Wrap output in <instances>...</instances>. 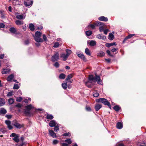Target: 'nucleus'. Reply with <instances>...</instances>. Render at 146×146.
I'll return each mask as SVG.
<instances>
[{
	"label": "nucleus",
	"mask_w": 146,
	"mask_h": 146,
	"mask_svg": "<svg viewBox=\"0 0 146 146\" xmlns=\"http://www.w3.org/2000/svg\"><path fill=\"white\" fill-rule=\"evenodd\" d=\"M98 81V83L99 84H101L102 83V81L100 80V79H98V80L97 81Z\"/></svg>",
	"instance_id": "338daca9"
},
{
	"label": "nucleus",
	"mask_w": 146,
	"mask_h": 146,
	"mask_svg": "<svg viewBox=\"0 0 146 146\" xmlns=\"http://www.w3.org/2000/svg\"><path fill=\"white\" fill-rule=\"evenodd\" d=\"M97 38L99 39H105L106 38V36L103 35L102 34H99L97 35Z\"/></svg>",
	"instance_id": "dca6fc26"
},
{
	"label": "nucleus",
	"mask_w": 146,
	"mask_h": 146,
	"mask_svg": "<svg viewBox=\"0 0 146 146\" xmlns=\"http://www.w3.org/2000/svg\"><path fill=\"white\" fill-rule=\"evenodd\" d=\"M66 54L68 56H69L71 53L72 52L71 50L69 49H66Z\"/></svg>",
	"instance_id": "a19ab883"
},
{
	"label": "nucleus",
	"mask_w": 146,
	"mask_h": 146,
	"mask_svg": "<svg viewBox=\"0 0 146 146\" xmlns=\"http://www.w3.org/2000/svg\"><path fill=\"white\" fill-rule=\"evenodd\" d=\"M100 79V76L96 75L94 76L93 75H90L89 77V81L94 82H96L98 79Z\"/></svg>",
	"instance_id": "f03ea898"
},
{
	"label": "nucleus",
	"mask_w": 146,
	"mask_h": 146,
	"mask_svg": "<svg viewBox=\"0 0 146 146\" xmlns=\"http://www.w3.org/2000/svg\"><path fill=\"white\" fill-rule=\"evenodd\" d=\"M46 118L47 119H52L53 118V117L51 115L47 114Z\"/></svg>",
	"instance_id": "cd10ccee"
},
{
	"label": "nucleus",
	"mask_w": 146,
	"mask_h": 146,
	"mask_svg": "<svg viewBox=\"0 0 146 146\" xmlns=\"http://www.w3.org/2000/svg\"><path fill=\"white\" fill-rule=\"evenodd\" d=\"M120 108L118 106H116L113 107L114 109L116 111H118L120 109Z\"/></svg>",
	"instance_id": "58836bf2"
},
{
	"label": "nucleus",
	"mask_w": 146,
	"mask_h": 146,
	"mask_svg": "<svg viewBox=\"0 0 146 146\" xmlns=\"http://www.w3.org/2000/svg\"><path fill=\"white\" fill-rule=\"evenodd\" d=\"M86 85L88 88H91L92 86V83L90 82V81H88L85 83Z\"/></svg>",
	"instance_id": "5701e85b"
},
{
	"label": "nucleus",
	"mask_w": 146,
	"mask_h": 146,
	"mask_svg": "<svg viewBox=\"0 0 146 146\" xmlns=\"http://www.w3.org/2000/svg\"><path fill=\"white\" fill-rule=\"evenodd\" d=\"M10 70V68L3 69L2 71V73L3 74H6L9 73Z\"/></svg>",
	"instance_id": "0eeeda50"
},
{
	"label": "nucleus",
	"mask_w": 146,
	"mask_h": 146,
	"mask_svg": "<svg viewBox=\"0 0 146 146\" xmlns=\"http://www.w3.org/2000/svg\"><path fill=\"white\" fill-rule=\"evenodd\" d=\"M59 45V43L58 42H56L54 43V46H53V47L54 48H57L58 47Z\"/></svg>",
	"instance_id": "09e8293b"
},
{
	"label": "nucleus",
	"mask_w": 146,
	"mask_h": 146,
	"mask_svg": "<svg viewBox=\"0 0 146 146\" xmlns=\"http://www.w3.org/2000/svg\"><path fill=\"white\" fill-rule=\"evenodd\" d=\"M116 126L117 128L120 129L123 127L122 124L121 122H118L117 123Z\"/></svg>",
	"instance_id": "412c9836"
},
{
	"label": "nucleus",
	"mask_w": 146,
	"mask_h": 146,
	"mask_svg": "<svg viewBox=\"0 0 146 146\" xmlns=\"http://www.w3.org/2000/svg\"><path fill=\"white\" fill-rule=\"evenodd\" d=\"M41 33L37 31L35 33V36L34 37L41 36Z\"/></svg>",
	"instance_id": "c756f323"
},
{
	"label": "nucleus",
	"mask_w": 146,
	"mask_h": 146,
	"mask_svg": "<svg viewBox=\"0 0 146 146\" xmlns=\"http://www.w3.org/2000/svg\"><path fill=\"white\" fill-rule=\"evenodd\" d=\"M43 38L44 40L45 41H46L47 40L46 37L45 35L44 34L43 35Z\"/></svg>",
	"instance_id": "052dcab7"
},
{
	"label": "nucleus",
	"mask_w": 146,
	"mask_h": 146,
	"mask_svg": "<svg viewBox=\"0 0 146 146\" xmlns=\"http://www.w3.org/2000/svg\"><path fill=\"white\" fill-rule=\"evenodd\" d=\"M115 146H124V145L121 143H117L116 144Z\"/></svg>",
	"instance_id": "680f3d73"
},
{
	"label": "nucleus",
	"mask_w": 146,
	"mask_h": 146,
	"mask_svg": "<svg viewBox=\"0 0 146 146\" xmlns=\"http://www.w3.org/2000/svg\"><path fill=\"white\" fill-rule=\"evenodd\" d=\"M108 39L110 40H112L114 38V36L112 33H110L109 35Z\"/></svg>",
	"instance_id": "a878e982"
},
{
	"label": "nucleus",
	"mask_w": 146,
	"mask_h": 146,
	"mask_svg": "<svg viewBox=\"0 0 146 146\" xmlns=\"http://www.w3.org/2000/svg\"><path fill=\"white\" fill-rule=\"evenodd\" d=\"M106 46L108 47H110L112 46L113 45H116V42H114L112 43H106Z\"/></svg>",
	"instance_id": "b1692460"
},
{
	"label": "nucleus",
	"mask_w": 146,
	"mask_h": 146,
	"mask_svg": "<svg viewBox=\"0 0 146 146\" xmlns=\"http://www.w3.org/2000/svg\"><path fill=\"white\" fill-rule=\"evenodd\" d=\"M5 123L7 125V127L9 129H12L13 127L11 125V122L8 120H6L5 121Z\"/></svg>",
	"instance_id": "9d476101"
},
{
	"label": "nucleus",
	"mask_w": 146,
	"mask_h": 146,
	"mask_svg": "<svg viewBox=\"0 0 146 146\" xmlns=\"http://www.w3.org/2000/svg\"><path fill=\"white\" fill-rule=\"evenodd\" d=\"M65 77V74L63 73L60 74L59 76V78L60 79H64Z\"/></svg>",
	"instance_id": "e433bc0d"
},
{
	"label": "nucleus",
	"mask_w": 146,
	"mask_h": 146,
	"mask_svg": "<svg viewBox=\"0 0 146 146\" xmlns=\"http://www.w3.org/2000/svg\"><path fill=\"white\" fill-rule=\"evenodd\" d=\"M96 44V42L95 41L91 40L90 43L89 44L91 46H94Z\"/></svg>",
	"instance_id": "2f4dec72"
},
{
	"label": "nucleus",
	"mask_w": 146,
	"mask_h": 146,
	"mask_svg": "<svg viewBox=\"0 0 146 146\" xmlns=\"http://www.w3.org/2000/svg\"><path fill=\"white\" fill-rule=\"evenodd\" d=\"M106 52L109 55H110L111 56H113V55H112L110 54V50H106Z\"/></svg>",
	"instance_id": "e2e57ef3"
},
{
	"label": "nucleus",
	"mask_w": 146,
	"mask_h": 146,
	"mask_svg": "<svg viewBox=\"0 0 146 146\" xmlns=\"http://www.w3.org/2000/svg\"><path fill=\"white\" fill-rule=\"evenodd\" d=\"M96 102H101L104 105L108 106L110 109H111L110 103L106 99L100 98L97 100Z\"/></svg>",
	"instance_id": "f257e3e1"
},
{
	"label": "nucleus",
	"mask_w": 146,
	"mask_h": 146,
	"mask_svg": "<svg viewBox=\"0 0 146 146\" xmlns=\"http://www.w3.org/2000/svg\"><path fill=\"white\" fill-rule=\"evenodd\" d=\"M16 24L18 25H21L24 23V22L23 21L17 20L15 21Z\"/></svg>",
	"instance_id": "f8f14e48"
},
{
	"label": "nucleus",
	"mask_w": 146,
	"mask_h": 146,
	"mask_svg": "<svg viewBox=\"0 0 146 146\" xmlns=\"http://www.w3.org/2000/svg\"><path fill=\"white\" fill-rule=\"evenodd\" d=\"M9 31L12 33H15L16 31V30L15 28L11 27Z\"/></svg>",
	"instance_id": "c85d7f7f"
},
{
	"label": "nucleus",
	"mask_w": 146,
	"mask_h": 146,
	"mask_svg": "<svg viewBox=\"0 0 146 146\" xmlns=\"http://www.w3.org/2000/svg\"><path fill=\"white\" fill-rule=\"evenodd\" d=\"M59 54L58 52H56L54 55L52 56L51 60L53 62L57 61L59 59Z\"/></svg>",
	"instance_id": "20e7f679"
},
{
	"label": "nucleus",
	"mask_w": 146,
	"mask_h": 146,
	"mask_svg": "<svg viewBox=\"0 0 146 146\" xmlns=\"http://www.w3.org/2000/svg\"><path fill=\"white\" fill-rule=\"evenodd\" d=\"M102 106L100 104H97L95 106V110L97 111H98L102 107Z\"/></svg>",
	"instance_id": "a211bd4d"
},
{
	"label": "nucleus",
	"mask_w": 146,
	"mask_h": 146,
	"mask_svg": "<svg viewBox=\"0 0 146 146\" xmlns=\"http://www.w3.org/2000/svg\"><path fill=\"white\" fill-rule=\"evenodd\" d=\"M49 135L53 138H55L56 137V135L54 131L51 130H48Z\"/></svg>",
	"instance_id": "6e6552de"
},
{
	"label": "nucleus",
	"mask_w": 146,
	"mask_h": 146,
	"mask_svg": "<svg viewBox=\"0 0 146 146\" xmlns=\"http://www.w3.org/2000/svg\"><path fill=\"white\" fill-rule=\"evenodd\" d=\"M10 137H14L13 139L15 142L18 143L19 141V136L18 135L16 134L15 133H13L10 135Z\"/></svg>",
	"instance_id": "7ed1b4c3"
},
{
	"label": "nucleus",
	"mask_w": 146,
	"mask_h": 146,
	"mask_svg": "<svg viewBox=\"0 0 146 146\" xmlns=\"http://www.w3.org/2000/svg\"><path fill=\"white\" fill-rule=\"evenodd\" d=\"M54 66L56 68H58L59 66V64L57 62H56L54 64Z\"/></svg>",
	"instance_id": "8fccbe9b"
},
{
	"label": "nucleus",
	"mask_w": 146,
	"mask_h": 146,
	"mask_svg": "<svg viewBox=\"0 0 146 146\" xmlns=\"http://www.w3.org/2000/svg\"><path fill=\"white\" fill-rule=\"evenodd\" d=\"M5 25L3 23H0V27L2 28H3L4 27Z\"/></svg>",
	"instance_id": "69168bd1"
},
{
	"label": "nucleus",
	"mask_w": 146,
	"mask_h": 146,
	"mask_svg": "<svg viewBox=\"0 0 146 146\" xmlns=\"http://www.w3.org/2000/svg\"><path fill=\"white\" fill-rule=\"evenodd\" d=\"M55 126V127L54 128V130L55 131H56L57 130H59V127L57 125H56V126Z\"/></svg>",
	"instance_id": "603ef678"
},
{
	"label": "nucleus",
	"mask_w": 146,
	"mask_h": 146,
	"mask_svg": "<svg viewBox=\"0 0 146 146\" xmlns=\"http://www.w3.org/2000/svg\"><path fill=\"white\" fill-rule=\"evenodd\" d=\"M22 98L21 97H19V98H16V101L17 102H20L22 100Z\"/></svg>",
	"instance_id": "3c124183"
},
{
	"label": "nucleus",
	"mask_w": 146,
	"mask_h": 146,
	"mask_svg": "<svg viewBox=\"0 0 146 146\" xmlns=\"http://www.w3.org/2000/svg\"><path fill=\"white\" fill-rule=\"evenodd\" d=\"M7 112L6 110L4 109L1 108L0 109V114H5Z\"/></svg>",
	"instance_id": "393cba45"
},
{
	"label": "nucleus",
	"mask_w": 146,
	"mask_h": 146,
	"mask_svg": "<svg viewBox=\"0 0 146 146\" xmlns=\"http://www.w3.org/2000/svg\"><path fill=\"white\" fill-rule=\"evenodd\" d=\"M99 30L100 32H101L102 31H104V28L103 27H99Z\"/></svg>",
	"instance_id": "13d9d810"
},
{
	"label": "nucleus",
	"mask_w": 146,
	"mask_h": 146,
	"mask_svg": "<svg viewBox=\"0 0 146 146\" xmlns=\"http://www.w3.org/2000/svg\"><path fill=\"white\" fill-rule=\"evenodd\" d=\"M93 95L94 97H96L99 96V94L98 92L95 91L93 92Z\"/></svg>",
	"instance_id": "c03bdc74"
},
{
	"label": "nucleus",
	"mask_w": 146,
	"mask_h": 146,
	"mask_svg": "<svg viewBox=\"0 0 146 146\" xmlns=\"http://www.w3.org/2000/svg\"><path fill=\"white\" fill-rule=\"evenodd\" d=\"M12 95L13 92L12 91H11L10 92H9L7 94V96H12Z\"/></svg>",
	"instance_id": "6e6d98bb"
},
{
	"label": "nucleus",
	"mask_w": 146,
	"mask_h": 146,
	"mask_svg": "<svg viewBox=\"0 0 146 146\" xmlns=\"http://www.w3.org/2000/svg\"><path fill=\"white\" fill-rule=\"evenodd\" d=\"M13 125L18 128H21L24 126L23 124H21L18 123L17 121H14L13 122Z\"/></svg>",
	"instance_id": "39448f33"
},
{
	"label": "nucleus",
	"mask_w": 146,
	"mask_h": 146,
	"mask_svg": "<svg viewBox=\"0 0 146 146\" xmlns=\"http://www.w3.org/2000/svg\"><path fill=\"white\" fill-rule=\"evenodd\" d=\"M14 100L13 98H10L8 100V102L9 104H11L14 102Z\"/></svg>",
	"instance_id": "a18cd8bd"
},
{
	"label": "nucleus",
	"mask_w": 146,
	"mask_h": 146,
	"mask_svg": "<svg viewBox=\"0 0 146 146\" xmlns=\"http://www.w3.org/2000/svg\"><path fill=\"white\" fill-rule=\"evenodd\" d=\"M14 77V76L13 74H11L9 76L7 79V80L8 82H11L12 80L13 79Z\"/></svg>",
	"instance_id": "2eb2a0df"
},
{
	"label": "nucleus",
	"mask_w": 146,
	"mask_h": 146,
	"mask_svg": "<svg viewBox=\"0 0 146 146\" xmlns=\"http://www.w3.org/2000/svg\"><path fill=\"white\" fill-rule=\"evenodd\" d=\"M29 29L31 31H33L34 29V25L32 24H30L29 25Z\"/></svg>",
	"instance_id": "f704fd0d"
},
{
	"label": "nucleus",
	"mask_w": 146,
	"mask_h": 146,
	"mask_svg": "<svg viewBox=\"0 0 146 146\" xmlns=\"http://www.w3.org/2000/svg\"><path fill=\"white\" fill-rule=\"evenodd\" d=\"M95 25L94 24V25L90 24L88 26V27H90L92 29H94L95 28Z\"/></svg>",
	"instance_id": "864d4df0"
},
{
	"label": "nucleus",
	"mask_w": 146,
	"mask_h": 146,
	"mask_svg": "<svg viewBox=\"0 0 146 146\" xmlns=\"http://www.w3.org/2000/svg\"><path fill=\"white\" fill-rule=\"evenodd\" d=\"M109 31V30L108 29H105V30H104V33L105 35H107V33Z\"/></svg>",
	"instance_id": "bf43d9fd"
},
{
	"label": "nucleus",
	"mask_w": 146,
	"mask_h": 146,
	"mask_svg": "<svg viewBox=\"0 0 146 146\" xmlns=\"http://www.w3.org/2000/svg\"><path fill=\"white\" fill-rule=\"evenodd\" d=\"M137 145V146H145L146 145V141H142L138 142Z\"/></svg>",
	"instance_id": "9b49d317"
},
{
	"label": "nucleus",
	"mask_w": 146,
	"mask_h": 146,
	"mask_svg": "<svg viewBox=\"0 0 146 146\" xmlns=\"http://www.w3.org/2000/svg\"><path fill=\"white\" fill-rule=\"evenodd\" d=\"M73 76V75L72 74H70L68 75L67 77L66 78V81H68L70 80V79L72 78Z\"/></svg>",
	"instance_id": "bb28decb"
},
{
	"label": "nucleus",
	"mask_w": 146,
	"mask_h": 146,
	"mask_svg": "<svg viewBox=\"0 0 146 146\" xmlns=\"http://www.w3.org/2000/svg\"><path fill=\"white\" fill-rule=\"evenodd\" d=\"M49 125L51 127H53L57 125V123L54 120H52L50 121L49 123Z\"/></svg>",
	"instance_id": "1a4fd4ad"
},
{
	"label": "nucleus",
	"mask_w": 146,
	"mask_h": 146,
	"mask_svg": "<svg viewBox=\"0 0 146 146\" xmlns=\"http://www.w3.org/2000/svg\"><path fill=\"white\" fill-rule=\"evenodd\" d=\"M41 36L34 37L35 40L37 42H43V40L41 38Z\"/></svg>",
	"instance_id": "f3484780"
},
{
	"label": "nucleus",
	"mask_w": 146,
	"mask_h": 146,
	"mask_svg": "<svg viewBox=\"0 0 146 146\" xmlns=\"http://www.w3.org/2000/svg\"><path fill=\"white\" fill-rule=\"evenodd\" d=\"M85 52L88 55L90 56L91 54L90 50L88 48H86L85 50Z\"/></svg>",
	"instance_id": "7c9ffc66"
},
{
	"label": "nucleus",
	"mask_w": 146,
	"mask_h": 146,
	"mask_svg": "<svg viewBox=\"0 0 146 146\" xmlns=\"http://www.w3.org/2000/svg\"><path fill=\"white\" fill-rule=\"evenodd\" d=\"M19 86L17 84H15L14 85L13 89H18L19 88Z\"/></svg>",
	"instance_id": "de8ad7c7"
},
{
	"label": "nucleus",
	"mask_w": 146,
	"mask_h": 146,
	"mask_svg": "<svg viewBox=\"0 0 146 146\" xmlns=\"http://www.w3.org/2000/svg\"><path fill=\"white\" fill-rule=\"evenodd\" d=\"M24 3L26 6H29L31 5H32L33 4V1H24Z\"/></svg>",
	"instance_id": "6ab92c4d"
},
{
	"label": "nucleus",
	"mask_w": 146,
	"mask_h": 146,
	"mask_svg": "<svg viewBox=\"0 0 146 146\" xmlns=\"http://www.w3.org/2000/svg\"><path fill=\"white\" fill-rule=\"evenodd\" d=\"M92 34V32L91 31H88L86 32V34L87 36H90Z\"/></svg>",
	"instance_id": "72a5a7b5"
},
{
	"label": "nucleus",
	"mask_w": 146,
	"mask_h": 146,
	"mask_svg": "<svg viewBox=\"0 0 146 146\" xmlns=\"http://www.w3.org/2000/svg\"><path fill=\"white\" fill-rule=\"evenodd\" d=\"M25 113L27 115H29L30 113V111L26 108L25 110Z\"/></svg>",
	"instance_id": "49530a36"
},
{
	"label": "nucleus",
	"mask_w": 146,
	"mask_h": 146,
	"mask_svg": "<svg viewBox=\"0 0 146 146\" xmlns=\"http://www.w3.org/2000/svg\"><path fill=\"white\" fill-rule=\"evenodd\" d=\"M60 57L63 58V60L64 61L66 60L68 57V56L66 54L64 53H62L60 55Z\"/></svg>",
	"instance_id": "ddd939ff"
},
{
	"label": "nucleus",
	"mask_w": 146,
	"mask_h": 146,
	"mask_svg": "<svg viewBox=\"0 0 146 146\" xmlns=\"http://www.w3.org/2000/svg\"><path fill=\"white\" fill-rule=\"evenodd\" d=\"M76 54L79 58L83 60L84 61H86V58H85L83 54H82L78 53H77Z\"/></svg>",
	"instance_id": "423d86ee"
},
{
	"label": "nucleus",
	"mask_w": 146,
	"mask_h": 146,
	"mask_svg": "<svg viewBox=\"0 0 146 146\" xmlns=\"http://www.w3.org/2000/svg\"><path fill=\"white\" fill-rule=\"evenodd\" d=\"M86 109L87 111H91V109L90 107H86Z\"/></svg>",
	"instance_id": "0e129e2a"
},
{
	"label": "nucleus",
	"mask_w": 146,
	"mask_h": 146,
	"mask_svg": "<svg viewBox=\"0 0 146 146\" xmlns=\"http://www.w3.org/2000/svg\"><path fill=\"white\" fill-rule=\"evenodd\" d=\"M135 35V34H130L128 35V36H127L126 37L125 39L124 40H126L127 39L129 38L132 36H133L134 35Z\"/></svg>",
	"instance_id": "4c0bfd02"
},
{
	"label": "nucleus",
	"mask_w": 146,
	"mask_h": 146,
	"mask_svg": "<svg viewBox=\"0 0 146 146\" xmlns=\"http://www.w3.org/2000/svg\"><path fill=\"white\" fill-rule=\"evenodd\" d=\"M102 23L98 21L94 23V24L96 26H100V25H102Z\"/></svg>",
	"instance_id": "37998d69"
},
{
	"label": "nucleus",
	"mask_w": 146,
	"mask_h": 146,
	"mask_svg": "<svg viewBox=\"0 0 146 146\" xmlns=\"http://www.w3.org/2000/svg\"><path fill=\"white\" fill-rule=\"evenodd\" d=\"M64 141L66 142H67L68 143L67 144H68V145H69L71 144L72 142V141L71 140V139H66Z\"/></svg>",
	"instance_id": "473e14b6"
},
{
	"label": "nucleus",
	"mask_w": 146,
	"mask_h": 146,
	"mask_svg": "<svg viewBox=\"0 0 146 146\" xmlns=\"http://www.w3.org/2000/svg\"><path fill=\"white\" fill-rule=\"evenodd\" d=\"M5 103V100L3 98H0V106H3Z\"/></svg>",
	"instance_id": "4be33fe9"
},
{
	"label": "nucleus",
	"mask_w": 146,
	"mask_h": 146,
	"mask_svg": "<svg viewBox=\"0 0 146 146\" xmlns=\"http://www.w3.org/2000/svg\"><path fill=\"white\" fill-rule=\"evenodd\" d=\"M70 134V133H65L63 135L64 136H67L68 135H69Z\"/></svg>",
	"instance_id": "774afa93"
},
{
	"label": "nucleus",
	"mask_w": 146,
	"mask_h": 146,
	"mask_svg": "<svg viewBox=\"0 0 146 146\" xmlns=\"http://www.w3.org/2000/svg\"><path fill=\"white\" fill-rule=\"evenodd\" d=\"M62 87L64 90H66L67 88V82L66 83H63L62 84Z\"/></svg>",
	"instance_id": "c9c22d12"
},
{
	"label": "nucleus",
	"mask_w": 146,
	"mask_h": 146,
	"mask_svg": "<svg viewBox=\"0 0 146 146\" xmlns=\"http://www.w3.org/2000/svg\"><path fill=\"white\" fill-rule=\"evenodd\" d=\"M98 19L99 20L104 21H108V19L107 18L105 17L104 16H101L100 17L98 18Z\"/></svg>",
	"instance_id": "4468645a"
},
{
	"label": "nucleus",
	"mask_w": 146,
	"mask_h": 146,
	"mask_svg": "<svg viewBox=\"0 0 146 146\" xmlns=\"http://www.w3.org/2000/svg\"><path fill=\"white\" fill-rule=\"evenodd\" d=\"M58 143V141L56 140H54L52 142V143L54 145H56Z\"/></svg>",
	"instance_id": "5fc2aeb1"
},
{
	"label": "nucleus",
	"mask_w": 146,
	"mask_h": 146,
	"mask_svg": "<svg viewBox=\"0 0 146 146\" xmlns=\"http://www.w3.org/2000/svg\"><path fill=\"white\" fill-rule=\"evenodd\" d=\"M61 146H68V145L65 143H62L61 144Z\"/></svg>",
	"instance_id": "4d7b16f0"
},
{
	"label": "nucleus",
	"mask_w": 146,
	"mask_h": 146,
	"mask_svg": "<svg viewBox=\"0 0 146 146\" xmlns=\"http://www.w3.org/2000/svg\"><path fill=\"white\" fill-rule=\"evenodd\" d=\"M105 54V53L102 52L101 51L98 53V55L100 56H102Z\"/></svg>",
	"instance_id": "ea45409f"
},
{
	"label": "nucleus",
	"mask_w": 146,
	"mask_h": 146,
	"mask_svg": "<svg viewBox=\"0 0 146 146\" xmlns=\"http://www.w3.org/2000/svg\"><path fill=\"white\" fill-rule=\"evenodd\" d=\"M16 18L19 19H24L25 18V16L23 15H17L16 16Z\"/></svg>",
	"instance_id": "aec40b11"
},
{
	"label": "nucleus",
	"mask_w": 146,
	"mask_h": 146,
	"mask_svg": "<svg viewBox=\"0 0 146 146\" xmlns=\"http://www.w3.org/2000/svg\"><path fill=\"white\" fill-rule=\"evenodd\" d=\"M33 108L32 105L31 104H30L29 105H28L26 106V108L27 110H29V111L32 108Z\"/></svg>",
	"instance_id": "79ce46f5"
}]
</instances>
